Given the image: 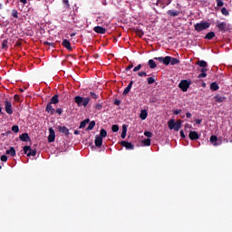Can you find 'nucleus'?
I'll list each match as a JSON object with an SVG mask.
<instances>
[{
  "mask_svg": "<svg viewBox=\"0 0 232 232\" xmlns=\"http://www.w3.org/2000/svg\"><path fill=\"white\" fill-rule=\"evenodd\" d=\"M154 61H159L160 63H163L166 66H169L171 64L172 66H175V64H179L180 60L177 58H173L171 56H166V57H154Z\"/></svg>",
  "mask_w": 232,
  "mask_h": 232,
  "instance_id": "1",
  "label": "nucleus"
},
{
  "mask_svg": "<svg viewBox=\"0 0 232 232\" xmlns=\"http://www.w3.org/2000/svg\"><path fill=\"white\" fill-rule=\"evenodd\" d=\"M90 97L82 98L81 96H75L74 97V102H76L77 106L81 107L83 106V108H86L88 104H90Z\"/></svg>",
  "mask_w": 232,
  "mask_h": 232,
  "instance_id": "2",
  "label": "nucleus"
},
{
  "mask_svg": "<svg viewBox=\"0 0 232 232\" xmlns=\"http://www.w3.org/2000/svg\"><path fill=\"white\" fill-rule=\"evenodd\" d=\"M168 126L169 130H175V131H179V130L182 128V120H178L175 121V120L171 119L168 121Z\"/></svg>",
  "mask_w": 232,
  "mask_h": 232,
  "instance_id": "3",
  "label": "nucleus"
},
{
  "mask_svg": "<svg viewBox=\"0 0 232 232\" xmlns=\"http://www.w3.org/2000/svg\"><path fill=\"white\" fill-rule=\"evenodd\" d=\"M211 26V24L209 22H200L196 24H194V29L196 32H203V30H208Z\"/></svg>",
  "mask_w": 232,
  "mask_h": 232,
  "instance_id": "4",
  "label": "nucleus"
},
{
  "mask_svg": "<svg viewBox=\"0 0 232 232\" xmlns=\"http://www.w3.org/2000/svg\"><path fill=\"white\" fill-rule=\"evenodd\" d=\"M189 86H191L190 80H181L179 83V88H180L183 92H188V90H189Z\"/></svg>",
  "mask_w": 232,
  "mask_h": 232,
  "instance_id": "5",
  "label": "nucleus"
},
{
  "mask_svg": "<svg viewBox=\"0 0 232 232\" xmlns=\"http://www.w3.org/2000/svg\"><path fill=\"white\" fill-rule=\"evenodd\" d=\"M24 153L27 155V157H35L37 155L36 150H32L30 146H24Z\"/></svg>",
  "mask_w": 232,
  "mask_h": 232,
  "instance_id": "6",
  "label": "nucleus"
},
{
  "mask_svg": "<svg viewBox=\"0 0 232 232\" xmlns=\"http://www.w3.org/2000/svg\"><path fill=\"white\" fill-rule=\"evenodd\" d=\"M196 64L198 66H200V68H202L200 70L201 73H206V72H208V62L204 61V60H198Z\"/></svg>",
  "mask_w": 232,
  "mask_h": 232,
  "instance_id": "7",
  "label": "nucleus"
},
{
  "mask_svg": "<svg viewBox=\"0 0 232 232\" xmlns=\"http://www.w3.org/2000/svg\"><path fill=\"white\" fill-rule=\"evenodd\" d=\"M5 106L6 113H8V115H12V113H14V110L12 109V102L9 101H5Z\"/></svg>",
  "mask_w": 232,
  "mask_h": 232,
  "instance_id": "8",
  "label": "nucleus"
},
{
  "mask_svg": "<svg viewBox=\"0 0 232 232\" xmlns=\"http://www.w3.org/2000/svg\"><path fill=\"white\" fill-rule=\"evenodd\" d=\"M121 146L126 148V150H135V146L131 142H128L126 140L121 141Z\"/></svg>",
  "mask_w": 232,
  "mask_h": 232,
  "instance_id": "9",
  "label": "nucleus"
},
{
  "mask_svg": "<svg viewBox=\"0 0 232 232\" xmlns=\"http://www.w3.org/2000/svg\"><path fill=\"white\" fill-rule=\"evenodd\" d=\"M215 102L220 103V102H226L227 101V98L222 94H216L215 97Z\"/></svg>",
  "mask_w": 232,
  "mask_h": 232,
  "instance_id": "10",
  "label": "nucleus"
},
{
  "mask_svg": "<svg viewBox=\"0 0 232 232\" xmlns=\"http://www.w3.org/2000/svg\"><path fill=\"white\" fill-rule=\"evenodd\" d=\"M188 139H190V140H198V139H200V136L198 135V132L191 130L188 134Z\"/></svg>",
  "mask_w": 232,
  "mask_h": 232,
  "instance_id": "11",
  "label": "nucleus"
},
{
  "mask_svg": "<svg viewBox=\"0 0 232 232\" xmlns=\"http://www.w3.org/2000/svg\"><path fill=\"white\" fill-rule=\"evenodd\" d=\"M58 131L60 133H63L65 137H68L70 135V130L66 128V126H58Z\"/></svg>",
  "mask_w": 232,
  "mask_h": 232,
  "instance_id": "12",
  "label": "nucleus"
},
{
  "mask_svg": "<svg viewBox=\"0 0 232 232\" xmlns=\"http://www.w3.org/2000/svg\"><path fill=\"white\" fill-rule=\"evenodd\" d=\"M55 140V130L53 128L49 129L48 142H53Z\"/></svg>",
  "mask_w": 232,
  "mask_h": 232,
  "instance_id": "13",
  "label": "nucleus"
},
{
  "mask_svg": "<svg viewBox=\"0 0 232 232\" xmlns=\"http://www.w3.org/2000/svg\"><path fill=\"white\" fill-rule=\"evenodd\" d=\"M62 46H63L64 48H66V50H68L69 52H72L73 49L72 48V44L67 40L64 39L62 42Z\"/></svg>",
  "mask_w": 232,
  "mask_h": 232,
  "instance_id": "14",
  "label": "nucleus"
},
{
  "mask_svg": "<svg viewBox=\"0 0 232 232\" xmlns=\"http://www.w3.org/2000/svg\"><path fill=\"white\" fill-rule=\"evenodd\" d=\"M93 31L96 33V34H106V28L102 27V26H95L93 28Z\"/></svg>",
  "mask_w": 232,
  "mask_h": 232,
  "instance_id": "15",
  "label": "nucleus"
},
{
  "mask_svg": "<svg viewBox=\"0 0 232 232\" xmlns=\"http://www.w3.org/2000/svg\"><path fill=\"white\" fill-rule=\"evenodd\" d=\"M94 144L96 148H101V146H102V137L97 135L94 140Z\"/></svg>",
  "mask_w": 232,
  "mask_h": 232,
  "instance_id": "16",
  "label": "nucleus"
},
{
  "mask_svg": "<svg viewBox=\"0 0 232 232\" xmlns=\"http://www.w3.org/2000/svg\"><path fill=\"white\" fill-rule=\"evenodd\" d=\"M45 111L51 115H53V113H55V109L53 106H52V103H48L45 107Z\"/></svg>",
  "mask_w": 232,
  "mask_h": 232,
  "instance_id": "17",
  "label": "nucleus"
},
{
  "mask_svg": "<svg viewBox=\"0 0 232 232\" xmlns=\"http://www.w3.org/2000/svg\"><path fill=\"white\" fill-rule=\"evenodd\" d=\"M217 28H218L219 32H226L227 25L226 22H221L217 24Z\"/></svg>",
  "mask_w": 232,
  "mask_h": 232,
  "instance_id": "18",
  "label": "nucleus"
},
{
  "mask_svg": "<svg viewBox=\"0 0 232 232\" xmlns=\"http://www.w3.org/2000/svg\"><path fill=\"white\" fill-rule=\"evenodd\" d=\"M19 138H20V140H22V142H28V140H30V136L26 132L20 135Z\"/></svg>",
  "mask_w": 232,
  "mask_h": 232,
  "instance_id": "19",
  "label": "nucleus"
},
{
  "mask_svg": "<svg viewBox=\"0 0 232 232\" xmlns=\"http://www.w3.org/2000/svg\"><path fill=\"white\" fill-rule=\"evenodd\" d=\"M218 138L216 135H212L210 137V142L213 144V146H220V143L218 142Z\"/></svg>",
  "mask_w": 232,
  "mask_h": 232,
  "instance_id": "20",
  "label": "nucleus"
},
{
  "mask_svg": "<svg viewBox=\"0 0 232 232\" xmlns=\"http://www.w3.org/2000/svg\"><path fill=\"white\" fill-rule=\"evenodd\" d=\"M49 104H59V94H55L51 98Z\"/></svg>",
  "mask_w": 232,
  "mask_h": 232,
  "instance_id": "21",
  "label": "nucleus"
},
{
  "mask_svg": "<svg viewBox=\"0 0 232 232\" xmlns=\"http://www.w3.org/2000/svg\"><path fill=\"white\" fill-rule=\"evenodd\" d=\"M147 118H148V111L141 110L140 113V119H141V121H146Z\"/></svg>",
  "mask_w": 232,
  "mask_h": 232,
  "instance_id": "22",
  "label": "nucleus"
},
{
  "mask_svg": "<svg viewBox=\"0 0 232 232\" xmlns=\"http://www.w3.org/2000/svg\"><path fill=\"white\" fill-rule=\"evenodd\" d=\"M179 14L180 12L175 10L167 11V14L169 15V17H177V15H179Z\"/></svg>",
  "mask_w": 232,
  "mask_h": 232,
  "instance_id": "23",
  "label": "nucleus"
},
{
  "mask_svg": "<svg viewBox=\"0 0 232 232\" xmlns=\"http://www.w3.org/2000/svg\"><path fill=\"white\" fill-rule=\"evenodd\" d=\"M219 86H218V83H217V82H212L211 84H210V90L212 91V92H217V91H218L219 90Z\"/></svg>",
  "mask_w": 232,
  "mask_h": 232,
  "instance_id": "24",
  "label": "nucleus"
},
{
  "mask_svg": "<svg viewBox=\"0 0 232 232\" xmlns=\"http://www.w3.org/2000/svg\"><path fill=\"white\" fill-rule=\"evenodd\" d=\"M6 155H11V157H15V149L11 147L9 150H6Z\"/></svg>",
  "mask_w": 232,
  "mask_h": 232,
  "instance_id": "25",
  "label": "nucleus"
},
{
  "mask_svg": "<svg viewBox=\"0 0 232 232\" xmlns=\"http://www.w3.org/2000/svg\"><path fill=\"white\" fill-rule=\"evenodd\" d=\"M126 133H128V127L122 125L121 139H126Z\"/></svg>",
  "mask_w": 232,
  "mask_h": 232,
  "instance_id": "26",
  "label": "nucleus"
},
{
  "mask_svg": "<svg viewBox=\"0 0 232 232\" xmlns=\"http://www.w3.org/2000/svg\"><path fill=\"white\" fill-rule=\"evenodd\" d=\"M93 128H95V121H90V123L86 129V131H92V130H93Z\"/></svg>",
  "mask_w": 232,
  "mask_h": 232,
  "instance_id": "27",
  "label": "nucleus"
},
{
  "mask_svg": "<svg viewBox=\"0 0 232 232\" xmlns=\"http://www.w3.org/2000/svg\"><path fill=\"white\" fill-rule=\"evenodd\" d=\"M90 123V119H85L84 121H82L81 123H80V129H82V128H86V125Z\"/></svg>",
  "mask_w": 232,
  "mask_h": 232,
  "instance_id": "28",
  "label": "nucleus"
},
{
  "mask_svg": "<svg viewBox=\"0 0 232 232\" xmlns=\"http://www.w3.org/2000/svg\"><path fill=\"white\" fill-rule=\"evenodd\" d=\"M215 37V32H209L206 34L205 39L211 41Z\"/></svg>",
  "mask_w": 232,
  "mask_h": 232,
  "instance_id": "29",
  "label": "nucleus"
},
{
  "mask_svg": "<svg viewBox=\"0 0 232 232\" xmlns=\"http://www.w3.org/2000/svg\"><path fill=\"white\" fill-rule=\"evenodd\" d=\"M135 34H136V35H138V37H143L144 31H142V29L136 28L135 29Z\"/></svg>",
  "mask_w": 232,
  "mask_h": 232,
  "instance_id": "30",
  "label": "nucleus"
},
{
  "mask_svg": "<svg viewBox=\"0 0 232 232\" xmlns=\"http://www.w3.org/2000/svg\"><path fill=\"white\" fill-rule=\"evenodd\" d=\"M148 64L151 70L155 69V67L157 66V63H155V61L151 59L149 60Z\"/></svg>",
  "mask_w": 232,
  "mask_h": 232,
  "instance_id": "31",
  "label": "nucleus"
},
{
  "mask_svg": "<svg viewBox=\"0 0 232 232\" xmlns=\"http://www.w3.org/2000/svg\"><path fill=\"white\" fill-rule=\"evenodd\" d=\"M107 136H108V132L104 129H102L100 131V135H98V137H102V139H104Z\"/></svg>",
  "mask_w": 232,
  "mask_h": 232,
  "instance_id": "32",
  "label": "nucleus"
},
{
  "mask_svg": "<svg viewBox=\"0 0 232 232\" xmlns=\"http://www.w3.org/2000/svg\"><path fill=\"white\" fill-rule=\"evenodd\" d=\"M142 144H144V146H151V140L150 138L142 140Z\"/></svg>",
  "mask_w": 232,
  "mask_h": 232,
  "instance_id": "33",
  "label": "nucleus"
},
{
  "mask_svg": "<svg viewBox=\"0 0 232 232\" xmlns=\"http://www.w3.org/2000/svg\"><path fill=\"white\" fill-rule=\"evenodd\" d=\"M43 44H44V46H52V48H55V44L54 43H50V42H44Z\"/></svg>",
  "mask_w": 232,
  "mask_h": 232,
  "instance_id": "34",
  "label": "nucleus"
},
{
  "mask_svg": "<svg viewBox=\"0 0 232 232\" xmlns=\"http://www.w3.org/2000/svg\"><path fill=\"white\" fill-rule=\"evenodd\" d=\"M12 15L13 17H14L15 19H18L19 18V13L17 12V10L14 9L12 11Z\"/></svg>",
  "mask_w": 232,
  "mask_h": 232,
  "instance_id": "35",
  "label": "nucleus"
},
{
  "mask_svg": "<svg viewBox=\"0 0 232 232\" xmlns=\"http://www.w3.org/2000/svg\"><path fill=\"white\" fill-rule=\"evenodd\" d=\"M2 48H3V50L8 48V40H4L2 42Z\"/></svg>",
  "mask_w": 232,
  "mask_h": 232,
  "instance_id": "36",
  "label": "nucleus"
},
{
  "mask_svg": "<svg viewBox=\"0 0 232 232\" xmlns=\"http://www.w3.org/2000/svg\"><path fill=\"white\" fill-rule=\"evenodd\" d=\"M221 14H222L223 15H229V11H227V9L226 7H223V8L221 9Z\"/></svg>",
  "mask_w": 232,
  "mask_h": 232,
  "instance_id": "37",
  "label": "nucleus"
},
{
  "mask_svg": "<svg viewBox=\"0 0 232 232\" xmlns=\"http://www.w3.org/2000/svg\"><path fill=\"white\" fill-rule=\"evenodd\" d=\"M111 130L113 133H117V131H119V125L117 124L112 125Z\"/></svg>",
  "mask_w": 232,
  "mask_h": 232,
  "instance_id": "38",
  "label": "nucleus"
},
{
  "mask_svg": "<svg viewBox=\"0 0 232 232\" xmlns=\"http://www.w3.org/2000/svg\"><path fill=\"white\" fill-rule=\"evenodd\" d=\"M148 84H153L155 82V77H149L147 79Z\"/></svg>",
  "mask_w": 232,
  "mask_h": 232,
  "instance_id": "39",
  "label": "nucleus"
},
{
  "mask_svg": "<svg viewBox=\"0 0 232 232\" xmlns=\"http://www.w3.org/2000/svg\"><path fill=\"white\" fill-rule=\"evenodd\" d=\"M12 131H14V133H19V126L14 125L12 127Z\"/></svg>",
  "mask_w": 232,
  "mask_h": 232,
  "instance_id": "40",
  "label": "nucleus"
},
{
  "mask_svg": "<svg viewBox=\"0 0 232 232\" xmlns=\"http://www.w3.org/2000/svg\"><path fill=\"white\" fill-rule=\"evenodd\" d=\"M90 97H92V99H95V100H97V99H99V95H97L95 92H90Z\"/></svg>",
  "mask_w": 232,
  "mask_h": 232,
  "instance_id": "41",
  "label": "nucleus"
},
{
  "mask_svg": "<svg viewBox=\"0 0 232 232\" xmlns=\"http://www.w3.org/2000/svg\"><path fill=\"white\" fill-rule=\"evenodd\" d=\"M145 137H148V139H151V137H153V133H151V131H145L144 132Z\"/></svg>",
  "mask_w": 232,
  "mask_h": 232,
  "instance_id": "42",
  "label": "nucleus"
},
{
  "mask_svg": "<svg viewBox=\"0 0 232 232\" xmlns=\"http://www.w3.org/2000/svg\"><path fill=\"white\" fill-rule=\"evenodd\" d=\"M130 87H126L125 89H124V91H123V95H128V93H130Z\"/></svg>",
  "mask_w": 232,
  "mask_h": 232,
  "instance_id": "43",
  "label": "nucleus"
},
{
  "mask_svg": "<svg viewBox=\"0 0 232 232\" xmlns=\"http://www.w3.org/2000/svg\"><path fill=\"white\" fill-rule=\"evenodd\" d=\"M139 77H148V73L146 72H138Z\"/></svg>",
  "mask_w": 232,
  "mask_h": 232,
  "instance_id": "44",
  "label": "nucleus"
},
{
  "mask_svg": "<svg viewBox=\"0 0 232 232\" xmlns=\"http://www.w3.org/2000/svg\"><path fill=\"white\" fill-rule=\"evenodd\" d=\"M205 77H208V73L206 72H201L198 76V79H204Z\"/></svg>",
  "mask_w": 232,
  "mask_h": 232,
  "instance_id": "45",
  "label": "nucleus"
},
{
  "mask_svg": "<svg viewBox=\"0 0 232 232\" xmlns=\"http://www.w3.org/2000/svg\"><path fill=\"white\" fill-rule=\"evenodd\" d=\"M142 68V64H138L136 67L133 68L132 72H139Z\"/></svg>",
  "mask_w": 232,
  "mask_h": 232,
  "instance_id": "46",
  "label": "nucleus"
},
{
  "mask_svg": "<svg viewBox=\"0 0 232 232\" xmlns=\"http://www.w3.org/2000/svg\"><path fill=\"white\" fill-rule=\"evenodd\" d=\"M14 99L16 102H21V97L19 96V94H15L14 96Z\"/></svg>",
  "mask_w": 232,
  "mask_h": 232,
  "instance_id": "47",
  "label": "nucleus"
},
{
  "mask_svg": "<svg viewBox=\"0 0 232 232\" xmlns=\"http://www.w3.org/2000/svg\"><path fill=\"white\" fill-rule=\"evenodd\" d=\"M54 112L57 113L58 115H63V110L61 108L54 110Z\"/></svg>",
  "mask_w": 232,
  "mask_h": 232,
  "instance_id": "48",
  "label": "nucleus"
},
{
  "mask_svg": "<svg viewBox=\"0 0 232 232\" xmlns=\"http://www.w3.org/2000/svg\"><path fill=\"white\" fill-rule=\"evenodd\" d=\"M0 159L2 162H6V160H8V157L6 155H2Z\"/></svg>",
  "mask_w": 232,
  "mask_h": 232,
  "instance_id": "49",
  "label": "nucleus"
},
{
  "mask_svg": "<svg viewBox=\"0 0 232 232\" xmlns=\"http://www.w3.org/2000/svg\"><path fill=\"white\" fill-rule=\"evenodd\" d=\"M218 6H224V2L222 0H216Z\"/></svg>",
  "mask_w": 232,
  "mask_h": 232,
  "instance_id": "50",
  "label": "nucleus"
},
{
  "mask_svg": "<svg viewBox=\"0 0 232 232\" xmlns=\"http://www.w3.org/2000/svg\"><path fill=\"white\" fill-rule=\"evenodd\" d=\"M131 68H133V63L129 64V65L125 68V72H130V70H131Z\"/></svg>",
  "mask_w": 232,
  "mask_h": 232,
  "instance_id": "51",
  "label": "nucleus"
},
{
  "mask_svg": "<svg viewBox=\"0 0 232 232\" xmlns=\"http://www.w3.org/2000/svg\"><path fill=\"white\" fill-rule=\"evenodd\" d=\"M95 109H96V110H100V111L102 110V103H98V104H96V105H95Z\"/></svg>",
  "mask_w": 232,
  "mask_h": 232,
  "instance_id": "52",
  "label": "nucleus"
},
{
  "mask_svg": "<svg viewBox=\"0 0 232 232\" xmlns=\"http://www.w3.org/2000/svg\"><path fill=\"white\" fill-rule=\"evenodd\" d=\"M63 3L66 5L67 8H70V2L68 0H63Z\"/></svg>",
  "mask_w": 232,
  "mask_h": 232,
  "instance_id": "53",
  "label": "nucleus"
},
{
  "mask_svg": "<svg viewBox=\"0 0 232 232\" xmlns=\"http://www.w3.org/2000/svg\"><path fill=\"white\" fill-rule=\"evenodd\" d=\"M179 135H180L181 139H186V134H184V130H180Z\"/></svg>",
  "mask_w": 232,
  "mask_h": 232,
  "instance_id": "54",
  "label": "nucleus"
},
{
  "mask_svg": "<svg viewBox=\"0 0 232 232\" xmlns=\"http://www.w3.org/2000/svg\"><path fill=\"white\" fill-rule=\"evenodd\" d=\"M180 111H182V110H175V111H173V113H174V115H179V114H180Z\"/></svg>",
  "mask_w": 232,
  "mask_h": 232,
  "instance_id": "55",
  "label": "nucleus"
},
{
  "mask_svg": "<svg viewBox=\"0 0 232 232\" xmlns=\"http://www.w3.org/2000/svg\"><path fill=\"white\" fill-rule=\"evenodd\" d=\"M114 104H115V106H121V101L120 100H115Z\"/></svg>",
  "mask_w": 232,
  "mask_h": 232,
  "instance_id": "56",
  "label": "nucleus"
},
{
  "mask_svg": "<svg viewBox=\"0 0 232 232\" xmlns=\"http://www.w3.org/2000/svg\"><path fill=\"white\" fill-rule=\"evenodd\" d=\"M10 133H12V131L8 130L6 132L2 133L1 137H5V135H10Z\"/></svg>",
  "mask_w": 232,
  "mask_h": 232,
  "instance_id": "57",
  "label": "nucleus"
},
{
  "mask_svg": "<svg viewBox=\"0 0 232 232\" xmlns=\"http://www.w3.org/2000/svg\"><path fill=\"white\" fill-rule=\"evenodd\" d=\"M133 86V81H130L127 87L130 88Z\"/></svg>",
  "mask_w": 232,
  "mask_h": 232,
  "instance_id": "58",
  "label": "nucleus"
},
{
  "mask_svg": "<svg viewBox=\"0 0 232 232\" xmlns=\"http://www.w3.org/2000/svg\"><path fill=\"white\" fill-rule=\"evenodd\" d=\"M186 117H187L188 119H191V112H187V113H186Z\"/></svg>",
  "mask_w": 232,
  "mask_h": 232,
  "instance_id": "59",
  "label": "nucleus"
},
{
  "mask_svg": "<svg viewBox=\"0 0 232 232\" xmlns=\"http://www.w3.org/2000/svg\"><path fill=\"white\" fill-rule=\"evenodd\" d=\"M201 123H202V120L200 119L196 120V124H201Z\"/></svg>",
  "mask_w": 232,
  "mask_h": 232,
  "instance_id": "60",
  "label": "nucleus"
},
{
  "mask_svg": "<svg viewBox=\"0 0 232 232\" xmlns=\"http://www.w3.org/2000/svg\"><path fill=\"white\" fill-rule=\"evenodd\" d=\"M20 3H22L23 5H26L28 3L27 0H20Z\"/></svg>",
  "mask_w": 232,
  "mask_h": 232,
  "instance_id": "61",
  "label": "nucleus"
},
{
  "mask_svg": "<svg viewBox=\"0 0 232 232\" xmlns=\"http://www.w3.org/2000/svg\"><path fill=\"white\" fill-rule=\"evenodd\" d=\"M79 133H81L80 130H74V135H79Z\"/></svg>",
  "mask_w": 232,
  "mask_h": 232,
  "instance_id": "62",
  "label": "nucleus"
},
{
  "mask_svg": "<svg viewBox=\"0 0 232 232\" xmlns=\"http://www.w3.org/2000/svg\"><path fill=\"white\" fill-rule=\"evenodd\" d=\"M185 128H191V127L189 126V124L187 123V124L185 125Z\"/></svg>",
  "mask_w": 232,
  "mask_h": 232,
  "instance_id": "63",
  "label": "nucleus"
},
{
  "mask_svg": "<svg viewBox=\"0 0 232 232\" xmlns=\"http://www.w3.org/2000/svg\"><path fill=\"white\" fill-rule=\"evenodd\" d=\"M71 37H75V33H72V34H71Z\"/></svg>",
  "mask_w": 232,
  "mask_h": 232,
  "instance_id": "64",
  "label": "nucleus"
}]
</instances>
